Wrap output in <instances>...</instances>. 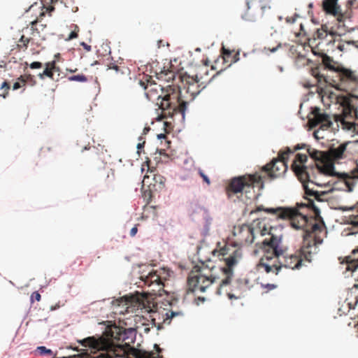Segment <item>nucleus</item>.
I'll return each instance as SVG.
<instances>
[{
	"label": "nucleus",
	"instance_id": "nucleus-1",
	"mask_svg": "<svg viewBox=\"0 0 358 358\" xmlns=\"http://www.w3.org/2000/svg\"><path fill=\"white\" fill-rule=\"evenodd\" d=\"M265 211L289 220L295 229H302L303 241L299 250L293 254H285L281 246V238L269 234V238H265L259 244L264 255L257 264L258 269L263 268L266 273L277 275L282 267L298 269L303 260L310 262L312 255L317 252V246L322 243L323 236L327 234L324 222H317L313 217H308L292 208H267Z\"/></svg>",
	"mask_w": 358,
	"mask_h": 358
},
{
	"label": "nucleus",
	"instance_id": "nucleus-2",
	"mask_svg": "<svg viewBox=\"0 0 358 358\" xmlns=\"http://www.w3.org/2000/svg\"><path fill=\"white\" fill-rule=\"evenodd\" d=\"M240 256V252L235 250L224 259L225 266L223 267L215 266L210 260L206 264L202 262L201 266H194L187 278L188 289L192 292H204L211 285L217 283V295L225 294L229 299H240L244 291L245 285L241 280L231 284L233 267L237 264L238 257Z\"/></svg>",
	"mask_w": 358,
	"mask_h": 358
},
{
	"label": "nucleus",
	"instance_id": "nucleus-3",
	"mask_svg": "<svg viewBox=\"0 0 358 358\" xmlns=\"http://www.w3.org/2000/svg\"><path fill=\"white\" fill-rule=\"evenodd\" d=\"M140 85L145 90L146 97L150 101L157 100V105L165 117H173L180 115L181 120L185 119L187 102L180 96V90L176 85H168L166 87L155 83L152 77L144 75L139 81Z\"/></svg>",
	"mask_w": 358,
	"mask_h": 358
},
{
	"label": "nucleus",
	"instance_id": "nucleus-4",
	"mask_svg": "<svg viewBox=\"0 0 358 358\" xmlns=\"http://www.w3.org/2000/svg\"><path fill=\"white\" fill-rule=\"evenodd\" d=\"M109 337L90 336L83 339L80 343L84 347L90 348L94 353L96 351H106L112 358H146L147 355L128 344L124 345H115L113 340H120L119 334L113 335V332H108ZM109 335H107L108 336Z\"/></svg>",
	"mask_w": 358,
	"mask_h": 358
},
{
	"label": "nucleus",
	"instance_id": "nucleus-5",
	"mask_svg": "<svg viewBox=\"0 0 358 358\" xmlns=\"http://www.w3.org/2000/svg\"><path fill=\"white\" fill-rule=\"evenodd\" d=\"M308 152L310 157L314 159L315 165L306 166L308 157L305 154L298 153L296 155L291 168L299 181H313L312 178H315V173L323 174L319 166L324 164V152L315 149H308Z\"/></svg>",
	"mask_w": 358,
	"mask_h": 358
},
{
	"label": "nucleus",
	"instance_id": "nucleus-6",
	"mask_svg": "<svg viewBox=\"0 0 358 358\" xmlns=\"http://www.w3.org/2000/svg\"><path fill=\"white\" fill-rule=\"evenodd\" d=\"M255 187L259 189L264 187L262 176L257 173L245 174L231 178L226 187V194L229 198L235 194H245L247 198L250 199Z\"/></svg>",
	"mask_w": 358,
	"mask_h": 358
},
{
	"label": "nucleus",
	"instance_id": "nucleus-7",
	"mask_svg": "<svg viewBox=\"0 0 358 358\" xmlns=\"http://www.w3.org/2000/svg\"><path fill=\"white\" fill-rule=\"evenodd\" d=\"M338 101L342 108V113L335 116L336 122H340L348 131L358 132V96H339Z\"/></svg>",
	"mask_w": 358,
	"mask_h": 358
},
{
	"label": "nucleus",
	"instance_id": "nucleus-8",
	"mask_svg": "<svg viewBox=\"0 0 358 358\" xmlns=\"http://www.w3.org/2000/svg\"><path fill=\"white\" fill-rule=\"evenodd\" d=\"M336 77L338 81H334L335 87L347 93L346 94L338 95L336 97V103L338 104L339 108H341L340 103L338 101V98L339 96L354 95L352 92L358 88V72L343 67L341 70H338Z\"/></svg>",
	"mask_w": 358,
	"mask_h": 358
},
{
	"label": "nucleus",
	"instance_id": "nucleus-9",
	"mask_svg": "<svg viewBox=\"0 0 358 358\" xmlns=\"http://www.w3.org/2000/svg\"><path fill=\"white\" fill-rule=\"evenodd\" d=\"M338 0H324L322 2V8L324 11L329 15L337 17L338 29L343 28V31H348L350 28L346 22H350L352 12L349 9L343 11L338 3Z\"/></svg>",
	"mask_w": 358,
	"mask_h": 358
},
{
	"label": "nucleus",
	"instance_id": "nucleus-10",
	"mask_svg": "<svg viewBox=\"0 0 358 358\" xmlns=\"http://www.w3.org/2000/svg\"><path fill=\"white\" fill-rule=\"evenodd\" d=\"M347 143L340 144L338 147H331L328 152H324V164L319 166V170L325 176L334 175V162L345 157Z\"/></svg>",
	"mask_w": 358,
	"mask_h": 358
},
{
	"label": "nucleus",
	"instance_id": "nucleus-11",
	"mask_svg": "<svg viewBox=\"0 0 358 358\" xmlns=\"http://www.w3.org/2000/svg\"><path fill=\"white\" fill-rule=\"evenodd\" d=\"M293 151L289 148H286L285 150L280 151L278 157L273 159L270 163L262 167V171L266 172L271 178H278L282 176L287 170V161L288 156Z\"/></svg>",
	"mask_w": 358,
	"mask_h": 358
},
{
	"label": "nucleus",
	"instance_id": "nucleus-12",
	"mask_svg": "<svg viewBox=\"0 0 358 358\" xmlns=\"http://www.w3.org/2000/svg\"><path fill=\"white\" fill-rule=\"evenodd\" d=\"M338 110H341V113L334 115V122L331 120V117H330L329 115H328L325 112H322L320 108L315 107L312 109L311 111V115H313V117L308 118V124L311 128L320 125V129L325 130L329 128H332L333 129H335V128L334 127V124L335 123L337 127H341L343 129L345 130L343 127L340 122L337 123V122H336L335 120V116L340 115L342 113V108L338 107Z\"/></svg>",
	"mask_w": 358,
	"mask_h": 358
},
{
	"label": "nucleus",
	"instance_id": "nucleus-13",
	"mask_svg": "<svg viewBox=\"0 0 358 358\" xmlns=\"http://www.w3.org/2000/svg\"><path fill=\"white\" fill-rule=\"evenodd\" d=\"M271 0H246V9L242 14L243 20L254 21L271 8Z\"/></svg>",
	"mask_w": 358,
	"mask_h": 358
},
{
	"label": "nucleus",
	"instance_id": "nucleus-14",
	"mask_svg": "<svg viewBox=\"0 0 358 358\" xmlns=\"http://www.w3.org/2000/svg\"><path fill=\"white\" fill-rule=\"evenodd\" d=\"M235 246L242 247L252 243L255 238L254 229L248 224L234 226L232 231Z\"/></svg>",
	"mask_w": 358,
	"mask_h": 358
},
{
	"label": "nucleus",
	"instance_id": "nucleus-15",
	"mask_svg": "<svg viewBox=\"0 0 358 358\" xmlns=\"http://www.w3.org/2000/svg\"><path fill=\"white\" fill-rule=\"evenodd\" d=\"M141 280L148 287V292L152 295H160L163 290L164 284L162 278L157 271H151L148 275H142Z\"/></svg>",
	"mask_w": 358,
	"mask_h": 358
},
{
	"label": "nucleus",
	"instance_id": "nucleus-16",
	"mask_svg": "<svg viewBox=\"0 0 358 358\" xmlns=\"http://www.w3.org/2000/svg\"><path fill=\"white\" fill-rule=\"evenodd\" d=\"M340 31V33L338 34V36H340L341 34H344L345 31H343V28L341 27ZM315 36L319 38V39H325L327 38L328 36H329L331 38L327 39V41L329 43H336V38L337 35H336L335 32L330 31L328 33L327 30V26L324 25L320 29H317V31L315 34Z\"/></svg>",
	"mask_w": 358,
	"mask_h": 358
},
{
	"label": "nucleus",
	"instance_id": "nucleus-17",
	"mask_svg": "<svg viewBox=\"0 0 358 358\" xmlns=\"http://www.w3.org/2000/svg\"><path fill=\"white\" fill-rule=\"evenodd\" d=\"M45 69L42 73H38V76L40 79L43 80L45 78H49L52 80L54 79V73L58 72L59 68L57 66L56 61L46 62L45 64Z\"/></svg>",
	"mask_w": 358,
	"mask_h": 358
},
{
	"label": "nucleus",
	"instance_id": "nucleus-18",
	"mask_svg": "<svg viewBox=\"0 0 358 358\" xmlns=\"http://www.w3.org/2000/svg\"><path fill=\"white\" fill-rule=\"evenodd\" d=\"M222 59L227 63V66H230L232 64L239 60V52L230 50L225 48H222Z\"/></svg>",
	"mask_w": 358,
	"mask_h": 358
},
{
	"label": "nucleus",
	"instance_id": "nucleus-19",
	"mask_svg": "<svg viewBox=\"0 0 358 358\" xmlns=\"http://www.w3.org/2000/svg\"><path fill=\"white\" fill-rule=\"evenodd\" d=\"M322 63L325 68L334 71L336 75L338 73V70H341L343 66L337 62H335L331 57L324 54L322 56Z\"/></svg>",
	"mask_w": 358,
	"mask_h": 358
},
{
	"label": "nucleus",
	"instance_id": "nucleus-20",
	"mask_svg": "<svg viewBox=\"0 0 358 358\" xmlns=\"http://www.w3.org/2000/svg\"><path fill=\"white\" fill-rule=\"evenodd\" d=\"M150 174H146L144 176L143 182H149V179L150 177L152 178L153 182H150V185H164L166 181V178L161 176L160 174L155 173L154 171L151 170L149 171Z\"/></svg>",
	"mask_w": 358,
	"mask_h": 358
},
{
	"label": "nucleus",
	"instance_id": "nucleus-21",
	"mask_svg": "<svg viewBox=\"0 0 358 358\" xmlns=\"http://www.w3.org/2000/svg\"><path fill=\"white\" fill-rule=\"evenodd\" d=\"M315 178H312V180H313V181H310V182H315V183H316V182L314 181V180H315ZM300 182L303 184V188H304V190H305V193H306V194L307 196H313V197H314V199H316V200H317V201H322V199L320 197H321V196H322V195H324V196L325 195V193H324V192H323V193H322V194H320L317 191H315V190H313V189H310V188L308 187V185H307V182H308V181H304V182H302V181H300Z\"/></svg>",
	"mask_w": 358,
	"mask_h": 358
},
{
	"label": "nucleus",
	"instance_id": "nucleus-22",
	"mask_svg": "<svg viewBox=\"0 0 358 358\" xmlns=\"http://www.w3.org/2000/svg\"><path fill=\"white\" fill-rule=\"evenodd\" d=\"M175 72L171 70H163L156 73V78L162 81L170 82L174 80Z\"/></svg>",
	"mask_w": 358,
	"mask_h": 358
},
{
	"label": "nucleus",
	"instance_id": "nucleus-23",
	"mask_svg": "<svg viewBox=\"0 0 358 358\" xmlns=\"http://www.w3.org/2000/svg\"><path fill=\"white\" fill-rule=\"evenodd\" d=\"M101 352L96 356H92L87 352L82 353L75 356L74 358H112L108 355L106 351H100Z\"/></svg>",
	"mask_w": 358,
	"mask_h": 358
},
{
	"label": "nucleus",
	"instance_id": "nucleus-24",
	"mask_svg": "<svg viewBox=\"0 0 358 358\" xmlns=\"http://www.w3.org/2000/svg\"><path fill=\"white\" fill-rule=\"evenodd\" d=\"M179 314H180L179 313L174 312L172 310L166 311L164 314L162 315V317H163L162 323L165 324H170L171 319L173 317L178 315Z\"/></svg>",
	"mask_w": 358,
	"mask_h": 358
},
{
	"label": "nucleus",
	"instance_id": "nucleus-25",
	"mask_svg": "<svg viewBox=\"0 0 358 358\" xmlns=\"http://www.w3.org/2000/svg\"><path fill=\"white\" fill-rule=\"evenodd\" d=\"M10 89V84L7 81H4L0 87V96L3 99L6 98L9 94Z\"/></svg>",
	"mask_w": 358,
	"mask_h": 358
},
{
	"label": "nucleus",
	"instance_id": "nucleus-26",
	"mask_svg": "<svg viewBox=\"0 0 358 358\" xmlns=\"http://www.w3.org/2000/svg\"><path fill=\"white\" fill-rule=\"evenodd\" d=\"M208 62H205V66L199 69L198 73L196 74V82H199L203 79V74L208 75Z\"/></svg>",
	"mask_w": 358,
	"mask_h": 358
},
{
	"label": "nucleus",
	"instance_id": "nucleus-27",
	"mask_svg": "<svg viewBox=\"0 0 358 358\" xmlns=\"http://www.w3.org/2000/svg\"><path fill=\"white\" fill-rule=\"evenodd\" d=\"M68 80L69 81H76L80 83H86L88 79L86 76L84 74H79L76 76H71L68 77Z\"/></svg>",
	"mask_w": 358,
	"mask_h": 358
},
{
	"label": "nucleus",
	"instance_id": "nucleus-28",
	"mask_svg": "<svg viewBox=\"0 0 358 358\" xmlns=\"http://www.w3.org/2000/svg\"><path fill=\"white\" fill-rule=\"evenodd\" d=\"M311 74L313 77H315L317 79V83L322 82V80H324V82H327L325 77L320 74L318 68L312 69Z\"/></svg>",
	"mask_w": 358,
	"mask_h": 358
},
{
	"label": "nucleus",
	"instance_id": "nucleus-29",
	"mask_svg": "<svg viewBox=\"0 0 358 358\" xmlns=\"http://www.w3.org/2000/svg\"><path fill=\"white\" fill-rule=\"evenodd\" d=\"M348 222L355 227H358V210L355 213L349 215Z\"/></svg>",
	"mask_w": 358,
	"mask_h": 358
},
{
	"label": "nucleus",
	"instance_id": "nucleus-30",
	"mask_svg": "<svg viewBox=\"0 0 358 358\" xmlns=\"http://www.w3.org/2000/svg\"><path fill=\"white\" fill-rule=\"evenodd\" d=\"M29 41L30 39L29 38H27L24 35H22L19 41L20 43L17 45L20 48H23L26 50L28 47Z\"/></svg>",
	"mask_w": 358,
	"mask_h": 358
},
{
	"label": "nucleus",
	"instance_id": "nucleus-31",
	"mask_svg": "<svg viewBox=\"0 0 358 358\" xmlns=\"http://www.w3.org/2000/svg\"><path fill=\"white\" fill-rule=\"evenodd\" d=\"M18 82H20L22 85V87L25 86L26 83H28V80H33V76L30 74H25L24 76H20L18 78Z\"/></svg>",
	"mask_w": 358,
	"mask_h": 358
},
{
	"label": "nucleus",
	"instance_id": "nucleus-32",
	"mask_svg": "<svg viewBox=\"0 0 358 358\" xmlns=\"http://www.w3.org/2000/svg\"><path fill=\"white\" fill-rule=\"evenodd\" d=\"M346 9H349L352 13L353 8H358V1L357 0H348L346 2Z\"/></svg>",
	"mask_w": 358,
	"mask_h": 358
},
{
	"label": "nucleus",
	"instance_id": "nucleus-33",
	"mask_svg": "<svg viewBox=\"0 0 358 358\" xmlns=\"http://www.w3.org/2000/svg\"><path fill=\"white\" fill-rule=\"evenodd\" d=\"M338 42V44L336 45V48L341 52L346 50V46L349 45L350 44V42H343L339 40L336 39V42Z\"/></svg>",
	"mask_w": 358,
	"mask_h": 358
},
{
	"label": "nucleus",
	"instance_id": "nucleus-34",
	"mask_svg": "<svg viewBox=\"0 0 358 358\" xmlns=\"http://www.w3.org/2000/svg\"><path fill=\"white\" fill-rule=\"evenodd\" d=\"M41 299V294L38 292H34L31 295V302L33 303L34 300L40 301Z\"/></svg>",
	"mask_w": 358,
	"mask_h": 358
},
{
	"label": "nucleus",
	"instance_id": "nucleus-35",
	"mask_svg": "<svg viewBox=\"0 0 358 358\" xmlns=\"http://www.w3.org/2000/svg\"><path fill=\"white\" fill-rule=\"evenodd\" d=\"M308 200V202L306 204H300V205H298L299 206H307L308 208H314L315 209V204H314V201L313 199H310V198H308L307 199Z\"/></svg>",
	"mask_w": 358,
	"mask_h": 358
},
{
	"label": "nucleus",
	"instance_id": "nucleus-36",
	"mask_svg": "<svg viewBox=\"0 0 358 358\" xmlns=\"http://www.w3.org/2000/svg\"><path fill=\"white\" fill-rule=\"evenodd\" d=\"M78 31H79L78 27V26L76 25L75 30L71 32L70 35L69 36L68 40H71V39L77 38Z\"/></svg>",
	"mask_w": 358,
	"mask_h": 358
},
{
	"label": "nucleus",
	"instance_id": "nucleus-37",
	"mask_svg": "<svg viewBox=\"0 0 358 358\" xmlns=\"http://www.w3.org/2000/svg\"><path fill=\"white\" fill-rule=\"evenodd\" d=\"M38 350L41 353V354H48V355H52V351L51 350H49V349H47L44 346H41V347H38Z\"/></svg>",
	"mask_w": 358,
	"mask_h": 358
},
{
	"label": "nucleus",
	"instance_id": "nucleus-38",
	"mask_svg": "<svg viewBox=\"0 0 358 358\" xmlns=\"http://www.w3.org/2000/svg\"><path fill=\"white\" fill-rule=\"evenodd\" d=\"M29 66L32 69H41L43 67V64L40 62H34L30 64Z\"/></svg>",
	"mask_w": 358,
	"mask_h": 358
},
{
	"label": "nucleus",
	"instance_id": "nucleus-39",
	"mask_svg": "<svg viewBox=\"0 0 358 358\" xmlns=\"http://www.w3.org/2000/svg\"><path fill=\"white\" fill-rule=\"evenodd\" d=\"M350 180H351V178H348V179H345V185L348 187V192L352 191V189H353V187H354V184H353V182L352 181H350Z\"/></svg>",
	"mask_w": 358,
	"mask_h": 358
},
{
	"label": "nucleus",
	"instance_id": "nucleus-40",
	"mask_svg": "<svg viewBox=\"0 0 358 358\" xmlns=\"http://www.w3.org/2000/svg\"><path fill=\"white\" fill-rule=\"evenodd\" d=\"M199 174L203 178V181L207 183V185L210 184V179L201 170L199 171Z\"/></svg>",
	"mask_w": 358,
	"mask_h": 358
},
{
	"label": "nucleus",
	"instance_id": "nucleus-41",
	"mask_svg": "<svg viewBox=\"0 0 358 358\" xmlns=\"http://www.w3.org/2000/svg\"><path fill=\"white\" fill-rule=\"evenodd\" d=\"M108 70H115L117 73L121 71V69L119 66L111 64L110 66H108Z\"/></svg>",
	"mask_w": 358,
	"mask_h": 358
},
{
	"label": "nucleus",
	"instance_id": "nucleus-42",
	"mask_svg": "<svg viewBox=\"0 0 358 358\" xmlns=\"http://www.w3.org/2000/svg\"><path fill=\"white\" fill-rule=\"evenodd\" d=\"M38 22V19H36V20L32 21L30 23V25H31V29H33L34 31L36 30V31H37V32H39L38 29L36 27Z\"/></svg>",
	"mask_w": 358,
	"mask_h": 358
},
{
	"label": "nucleus",
	"instance_id": "nucleus-43",
	"mask_svg": "<svg viewBox=\"0 0 358 358\" xmlns=\"http://www.w3.org/2000/svg\"><path fill=\"white\" fill-rule=\"evenodd\" d=\"M138 224L135 225L130 231V236L131 237H134L136 236V234H137L138 232V227H137Z\"/></svg>",
	"mask_w": 358,
	"mask_h": 358
},
{
	"label": "nucleus",
	"instance_id": "nucleus-44",
	"mask_svg": "<svg viewBox=\"0 0 358 358\" xmlns=\"http://www.w3.org/2000/svg\"><path fill=\"white\" fill-rule=\"evenodd\" d=\"M281 47V43H278L275 47L274 48H270V47H268L266 48L268 49V50H269L271 52H275L279 48Z\"/></svg>",
	"mask_w": 358,
	"mask_h": 358
},
{
	"label": "nucleus",
	"instance_id": "nucleus-45",
	"mask_svg": "<svg viewBox=\"0 0 358 358\" xmlns=\"http://www.w3.org/2000/svg\"><path fill=\"white\" fill-rule=\"evenodd\" d=\"M20 87H22V85L20 82L17 81L13 84V90H16L20 89Z\"/></svg>",
	"mask_w": 358,
	"mask_h": 358
},
{
	"label": "nucleus",
	"instance_id": "nucleus-46",
	"mask_svg": "<svg viewBox=\"0 0 358 358\" xmlns=\"http://www.w3.org/2000/svg\"><path fill=\"white\" fill-rule=\"evenodd\" d=\"M81 45L83 46V48L87 50V51H90L91 50V46L87 45V43H85V42H83L81 43Z\"/></svg>",
	"mask_w": 358,
	"mask_h": 358
},
{
	"label": "nucleus",
	"instance_id": "nucleus-47",
	"mask_svg": "<svg viewBox=\"0 0 358 358\" xmlns=\"http://www.w3.org/2000/svg\"><path fill=\"white\" fill-rule=\"evenodd\" d=\"M265 287L268 288L269 290L273 289L276 287V285L273 284H267L265 285Z\"/></svg>",
	"mask_w": 358,
	"mask_h": 358
},
{
	"label": "nucleus",
	"instance_id": "nucleus-48",
	"mask_svg": "<svg viewBox=\"0 0 358 358\" xmlns=\"http://www.w3.org/2000/svg\"><path fill=\"white\" fill-rule=\"evenodd\" d=\"M145 143V141H143L142 143H138L137 145L138 150H141L142 148H143Z\"/></svg>",
	"mask_w": 358,
	"mask_h": 358
},
{
	"label": "nucleus",
	"instance_id": "nucleus-49",
	"mask_svg": "<svg viewBox=\"0 0 358 358\" xmlns=\"http://www.w3.org/2000/svg\"><path fill=\"white\" fill-rule=\"evenodd\" d=\"M286 21H287V22H289V23H294V21H295V19H294V17H287V18L286 19Z\"/></svg>",
	"mask_w": 358,
	"mask_h": 358
},
{
	"label": "nucleus",
	"instance_id": "nucleus-50",
	"mask_svg": "<svg viewBox=\"0 0 358 358\" xmlns=\"http://www.w3.org/2000/svg\"><path fill=\"white\" fill-rule=\"evenodd\" d=\"M226 248H223L220 250V254L222 256H224L226 255Z\"/></svg>",
	"mask_w": 358,
	"mask_h": 358
},
{
	"label": "nucleus",
	"instance_id": "nucleus-51",
	"mask_svg": "<svg viewBox=\"0 0 358 358\" xmlns=\"http://www.w3.org/2000/svg\"><path fill=\"white\" fill-rule=\"evenodd\" d=\"M67 71H69L70 73H75L77 71V69H66Z\"/></svg>",
	"mask_w": 358,
	"mask_h": 358
},
{
	"label": "nucleus",
	"instance_id": "nucleus-52",
	"mask_svg": "<svg viewBox=\"0 0 358 358\" xmlns=\"http://www.w3.org/2000/svg\"><path fill=\"white\" fill-rule=\"evenodd\" d=\"M150 127H145L144 129H143V134H146L147 132H148L150 131Z\"/></svg>",
	"mask_w": 358,
	"mask_h": 358
},
{
	"label": "nucleus",
	"instance_id": "nucleus-53",
	"mask_svg": "<svg viewBox=\"0 0 358 358\" xmlns=\"http://www.w3.org/2000/svg\"><path fill=\"white\" fill-rule=\"evenodd\" d=\"M59 305H57V306H52V307L50 308V310H56V309H57V308H59Z\"/></svg>",
	"mask_w": 358,
	"mask_h": 358
},
{
	"label": "nucleus",
	"instance_id": "nucleus-54",
	"mask_svg": "<svg viewBox=\"0 0 358 358\" xmlns=\"http://www.w3.org/2000/svg\"><path fill=\"white\" fill-rule=\"evenodd\" d=\"M28 82L31 83V84H32L33 85H35V83H36V81H35V80H34V78H33V80H28Z\"/></svg>",
	"mask_w": 358,
	"mask_h": 358
},
{
	"label": "nucleus",
	"instance_id": "nucleus-55",
	"mask_svg": "<svg viewBox=\"0 0 358 358\" xmlns=\"http://www.w3.org/2000/svg\"><path fill=\"white\" fill-rule=\"evenodd\" d=\"M197 299L201 301L202 302H203L205 301V298L201 297V296H199Z\"/></svg>",
	"mask_w": 358,
	"mask_h": 358
},
{
	"label": "nucleus",
	"instance_id": "nucleus-56",
	"mask_svg": "<svg viewBox=\"0 0 358 358\" xmlns=\"http://www.w3.org/2000/svg\"><path fill=\"white\" fill-rule=\"evenodd\" d=\"M146 358H158V357H154L153 355H150H150H148V356H147V357H146Z\"/></svg>",
	"mask_w": 358,
	"mask_h": 358
},
{
	"label": "nucleus",
	"instance_id": "nucleus-57",
	"mask_svg": "<svg viewBox=\"0 0 358 358\" xmlns=\"http://www.w3.org/2000/svg\"><path fill=\"white\" fill-rule=\"evenodd\" d=\"M301 149V147L299 146V145H297L295 148H294V150H299Z\"/></svg>",
	"mask_w": 358,
	"mask_h": 358
},
{
	"label": "nucleus",
	"instance_id": "nucleus-58",
	"mask_svg": "<svg viewBox=\"0 0 358 358\" xmlns=\"http://www.w3.org/2000/svg\"><path fill=\"white\" fill-rule=\"evenodd\" d=\"M164 137H165V135H164V134H160V135H158V138H164Z\"/></svg>",
	"mask_w": 358,
	"mask_h": 358
},
{
	"label": "nucleus",
	"instance_id": "nucleus-59",
	"mask_svg": "<svg viewBox=\"0 0 358 358\" xmlns=\"http://www.w3.org/2000/svg\"><path fill=\"white\" fill-rule=\"evenodd\" d=\"M278 70H279L280 72H282V70H283L282 67V66H278Z\"/></svg>",
	"mask_w": 358,
	"mask_h": 358
},
{
	"label": "nucleus",
	"instance_id": "nucleus-60",
	"mask_svg": "<svg viewBox=\"0 0 358 358\" xmlns=\"http://www.w3.org/2000/svg\"><path fill=\"white\" fill-rule=\"evenodd\" d=\"M317 132H318V131H315L314 132V135H315V136L316 138H317Z\"/></svg>",
	"mask_w": 358,
	"mask_h": 358
},
{
	"label": "nucleus",
	"instance_id": "nucleus-61",
	"mask_svg": "<svg viewBox=\"0 0 358 358\" xmlns=\"http://www.w3.org/2000/svg\"><path fill=\"white\" fill-rule=\"evenodd\" d=\"M44 15H45L44 12H42V13L40 14V17H42V16H44Z\"/></svg>",
	"mask_w": 358,
	"mask_h": 358
},
{
	"label": "nucleus",
	"instance_id": "nucleus-62",
	"mask_svg": "<svg viewBox=\"0 0 358 358\" xmlns=\"http://www.w3.org/2000/svg\"><path fill=\"white\" fill-rule=\"evenodd\" d=\"M41 27H42V29L45 27V25L41 24Z\"/></svg>",
	"mask_w": 358,
	"mask_h": 358
},
{
	"label": "nucleus",
	"instance_id": "nucleus-63",
	"mask_svg": "<svg viewBox=\"0 0 358 358\" xmlns=\"http://www.w3.org/2000/svg\"><path fill=\"white\" fill-rule=\"evenodd\" d=\"M211 69H215L214 66H211Z\"/></svg>",
	"mask_w": 358,
	"mask_h": 358
}]
</instances>
